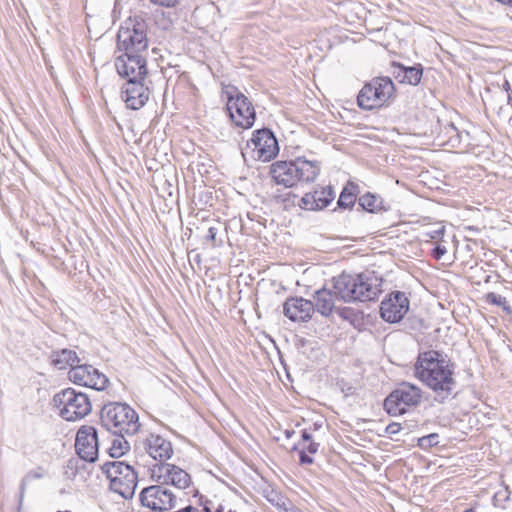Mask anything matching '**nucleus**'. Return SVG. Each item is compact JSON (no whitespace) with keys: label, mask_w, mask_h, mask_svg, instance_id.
<instances>
[{"label":"nucleus","mask_w":512,"mask_h":512,"mask_svg":"<svg viewBox=\"0 0 512 512\" xmlns=\"http://www.w3.org/2000/svg\"><path fill=\"white\" fill-rule=\"evenodd\" d=\"M232 93H228L227 111L231 120L236 126L243 129H249L256 120L255 109L250 100L236 88Z\"/></svg>","instance_id":"nucleus-11"},{"label":"nucleus","mask_w":512,"mask_h":512,"mask_svg":"<svg viewBox=\"0 0 512 512\" xmlns=\"http://www.w3.org/2000/svg\"><path fill=\"white\" fill-rule=\"evenodd\" d=\"M314 311L329 316L334 309V295L327 289L317 290L314 294Z\"/></svg>","instance_id":"nucleus-24"},{"label":"nucleus","mask_w":512,"mask_h":512,"mask_svg":"<svg viewBox=\"0 0 512 512\" xmlns=\"http://www.w3.org/2000/svg\"><path fill=\"white\" fill-rule=\"evenodd\" d=\"M75 448L81 459L95 462L98 457L97 430L93 426H82L76 435Z\"/></svg>","instance_id":"nucleus-17"},{"label":"nucleus","mask_w":512,"mask_h":512,"mask_svg":"<svg viewBox=\"0 0 512 512\" xmlns=\"http://www.w3.org/2000/svg\"><path fill=\"white\" fill-rule=\"evenodd\" d=\"M143 80H127L122 87V99L132 110L142 108L149 99V89L143 84Z\"/></svg>","instance_id":"nucleus-18"},{"label":"nucleus","mask_w":512,"mask_h":512,"mask_svg":"<svg viewBox=\"0 0 512 512\" xmlns=\"http://www.w3.org/2000/svg\"><path fill=\"white\" fill-rule=\"evenodd\" d=\"M455 366L448 355L437 350L418 354L414 375L435 393V400L444 402L456 389Z\"/></svg>","instance_id":"nucleus-1"},{"label":"nucleus","mask_w":512,"mask_h":512,"mask_svg":"<svg viewBox=\"0 0 512 512\" xmlns=\"http://www.w3.org/2000/svg\"><path fill=\"white\" fill-rule=\"evenodd\" d=\"M100 424L114 435L136 434L140 429L136 411L126 403L110 402L100 412Z\"/></svg>","instance_id":"nucleus-4"},{"label":"nucleus","mask_w":512,"mask_h":512,"mask_svg":"<svg viewBox=\"0 0 512 512\" xmlns=\"http://www.w3.org/2000/svg\"><path fill=\"white\" fill-rule=\"evenodd\" d=\"M334 293L344 302L375 300L381 292V281L372 273H342L334 278Z\"/></svg>","instance_id":"nucleus-2"},{"label":"nucleus","mask_w":512,"mask_h":512,"mask_svg":"<svg viewBox=\"0 0 512 512\" xmlns=\"http://www.w3.org/2000/svg\"><path fill=\"white\" fill-rule=\"evenodd\" d=\"M320 444L315 441H310L305 444H297L293 450L299 452V462L301 465H310L314 462L311 455L316 454L319 450Z\"/></svg>","instance_id":"nucleus-25"},{"label":"nucleus","mask_w":512,"mask_h":512,"mask_svg":"<svg viewBox=\"0 0 512 512\" xmlns=\"http://www.w3.org/2000/svg\"><path fill=\"white\" fill-rule=\"evenodd\" d=\"M203 497L200 498V505L202 506V512H213L212 502L210 500H202Z\"/></svg>","instance_id":"nucleus-40"},{"label":"nucleus","mask_w":512,"mask_h":512,"mask_svg":"<svg viewBox=\"0 0 512 512\" xmlns=\"http://www.w3.org/2000/svg\"><path fill=\"white\" fill-rule=\"evenodd\" d=\"M117 436L118 437L112 441V445L109 448V454L113 458L123 456L130 448L128 441L125 439V435Z\"/></svg>","instance_id":"nucleus-27"},{"label":"nucleus","mask_w":512,"mask_h":512,"mask_svg":"<svg viewBox=\"0 0 512 512\" xmlns=\"http://www.w3.org/2000/svg\"><path fill=\"white\" fill-rule=\"evenodd\" d=\"M464 512H474V510L473 509H467Z\"/></svg>","instance_id":"nucleus-48"},{"label":"nucleus","mask_w":512,"mask_h":512,"mask_svg":"<svg viewBox=\"0 0 512 512\" xmlns=\"http://www.w3.org/2000/svg\"><path fill=\"white\" fill-rule=\"evenodd\" d=\"M285 433L287 437H290L294 432L287 430Z\"/></svg>","instance_id":"nucleus-47"},{"label":"nucleus","mask_w":512,"mask_h":512,"mask_svg":"<svg viewBox=\"0 0 512 512\" xmlns=\"http://www.w3.org/2000/svg\"><path fill=\"white\" fill-rule=\"evenodd\" d=\"M103 474L110 481V489L124 499H131L138 484V473L123 461H109L102 465Z\"/></svg>","instance_id":"nucleus-5"},{"label":"nucleus","mask_w":512,"mask_h":512,"mask_svg":"<svg viewBox=\"0 0 512 512\" xmlns=\"http://www.w3.org/2000/svg\"><path fill=\"white\" fill-rule=\"evenodd\" d=\"M283 512H303L299 508H297L292 502L289 503L287 506V510H284Z\"/></svg>","instance_id":"nucleus-42"},{"label":"nucleus","mask_w":512,"mask_h":512,"mask_svg":"<svg viewBox=\"0 0 512 512\" xmlns=\"http://www.w3.org/2000/svg\"><path fill=\"white\" fill-rule=\"evenodd\" d=\"M391 66H392V74L395 77V79L398 80L400 83L405 84V77H404L405 66L400 63H397V62H393Z\"/></svg>","instance_id":"nucleus-35"},{"label":"nucleus","mask_w":512,"mask_h":512,"mask_svg":"<svg viewBox=\"0 0 512 512\" xmlns=\"http://www.w3.org/2000/svg\"><path fill=\"white\" fill-rule=\"evenodd\" d=\"M139 448L158 463H165L173 455L171 442L160 435L150 434L141 442Z\"/></svg>","instance_id":"nucleus-19"},{"label":"nucleus","mask_w":512,"mask_h":512,"mask_svg":"<svg viewBox=\"0 0 512 512\" xmlns=\"http://www.w3.org/2000/svg\"><path fill=\"white\" fill-rule=\"evenodd\" d=\"M507 102L512 107V94L510 93L508 94Z\"/></svg>","instance_id":"nucleus-46"},{"label":"nucleus","mask_w":512,"mask_h":512,"mask_svg":"<svg viewBox=\"0 0 512 512\" xmlns=\"http://www.w3.org/2000/svg\"><path fill=\"white\" fill-rule=\"evenodd\" d=\"M444 234H445V227L441 224H438L437 228L425 232L424 236L429 238L430 240L439 242V241H442Z\"/></svg>","instance_id":"nucleus-34"},{"label":"nucleus","mask_w":512,"mask_h":512,"mask_svg":"<svg viewBox=\"0 0 512 512\" xmlns=\"http://www.w3.org/2000/svg\"><path fill=\"white\" fill-rule=\"evenodd\" d=\"M395 86L390 77H375L360 90L357 103L364 110L383 106L394 94Z\"/></svg>","instance_id":"nucleus-7"},{"label":"nucleus","mask_w":512,"mask_h":512,"mask_svg":"<svg viewBox=\"0 0 512 512\" xmlns=\"http://www.w3.org/2000/svg\"><path fill=\"white\" fill-rule=\"evenodd\" d=\"M438 438H439V436L436 433H432V434L423 436V437L419 438L418 446L423 449H427V448L436 446L439 442Z\"/></svg>","instance_id":"nucleus-33"},{"label":"nucleus","mask_w":512,"mask_h":512,"mask_svg":"<svg viewBox=\"0 0 512 512\" xmlns=\"http://www.w3.org/2000/svg\"><path fill=\"white\" fill-rule=\"evenodd\" d=\"M278 153V141L268 128L254 131L252 138L247 141L245 148L242 149L243 156L249 154L251 158L263 162L270 161Z\"/></svg>","instance_id":"nucleus-10"},{"label":"nucleus","mask_w":512,"mask_h":512,"mask_svg":"<svg viewBox=\"0 0 512 512\" xmlns=\"http://www.w3.org/2000/svg\"><path fill=\"white\" fill-rule=\"evenodd\" d=\"M227 510L225 509V507L223 505H218L215 509H214V512H226Z\"/></svg>","instance_id":"nucleus-44"},{"label":"nucleus","mask_w":512,"mask_h":512,"mask_svg":"<svg viewBox=\"0 0 512 512\" xmlns=\"http://www.w3.org/2000/svg\"><path fill=\"white\" fill-rule=\"evenodd\" d=\"M118 74L127 80L145 79L147 75L146 60L141 54L124 53L116 58Z\"/></svg>","instance_id":"nucleus-16"},{"label":"nucleus","mask_w":512,"mask_h":512,"mask_svg":"<svg viewBox=\"0 0 512 512\" xmlns=\"http://www.w3.org/2000/svg\"><path fill=\"white\" fill-rule=\"evenodd\" d=\"M60 416L66 421H77L87 416L92 410L90 398L86 393L73 388L63 389L53 398Z\"/></svg>","instance_id":"nucleus-6"},{"label":"nucleus","mask_w":512,"mask_h":512,"mask_svg":"<svg viewBox=\"0 0 512 512\" xmlns=\"http://www.w3.org/2000/svg\"><path fill=\"white\" fill-rule=\"evenodd\" d=\"M409 310V299L404 292L390 293L380 305V315L388 323L401 321Z\"/></svg>","instance_id":"nucleus-15"},{"label":"nucleus","mask_w":512,"mask_h":512,"mask_svg":"<svg viewBox=\"0 0 512 512\" xmlns=\"http://www.w3.org/2000/svg\"><path fill=\"white\" fill-rule=\"evenodd\" d=\"M320 163L298 157L290 161H276L270 166V175L277 185L286 188L298 183L313 182L320 173Z\"/></svg>","instance_id":"nucleus-3"},{"label":"nucleus","mask_w":512,"mask_h":512,"mask_svg":"<svg viewBox=\"0 0 512 512\" xmlns=\"http://www.w3.org/2000/svg\"><path fill=\"white\" fill-rule=\"evenodd\" d=\"M50 359L53 366L59 370L66 369L67 366L72 369L73 367H78V365H80V359L78 358L76 352L69 349L53 351Z\"/></svg>","instance_id":"nucleus-23"},{"label":"nucleus","mask_w":512,"mask_h":512,"mask_svg":"<svg viewBox=\"0 0 512 512\" xmlns=\"http://www.w3.org/2000/svg\"><path fill=\"white\" fill-rule=\"evenodd\" d=\"M69 380L74 384L92 388L97 391L104 390L109 384V379L92 365H78L68 372Z\"/></svg>","instance_id":"nucleus-14"},{"label":"nucleus","mask_w":512,"mask_h":512,"mask_svg":"<svg viewBox=\"0 0 512 512\" xmlns=\"http://www.w3.org/2000/svg\"><path fill=\"white\" fill-rule=\"evenodd\" d=\"M153 4L166 7V8H172L175 7L179 0H150Z\"/></svg>","instance_id":"nucleus-37"},{"label":"nucleus","mask_w":512,"mask_h":512,"mask_svg":"<svg viewBox=\"0 0 512 512\" xmlns=\"http://www.w3.org/2000/svg\"><path fill=\"white\" fill-rule=\"evenodd\" d=\"M117 45L124 53L140 54L145 51L148 47L145 22L137 18L125 21L118 31Z\"/></svg>","instance_id":"nucleus-9"},{"label":"nucleus","mask_w":512,"mask_h":512,"mask_svg":"<svg viewBox=\"0 0 512 512\" xmlns=\"http://www.w3.org/2000/svg\"><path fill=\"white\" fill-rule=\"evenodd\" d=\"M267 500L278 509L279 512H283L287 510V506L291 502L288 498L282 496L280 493L271 491L269 495H267Z\"/></svg>","instance_id":"nucleus-29"},{"label":"nucleus","mask_w":512,"mask_h":512,"mask_svg":"<svg viewBox=\"0 0 512 512\" xmlns=\"http://www.w3.org/2000/svg\"><path fill=\"white\" fill-rule=\"evenodd\" d=\"M335 198L334 190L331 186L321 187L313 192L304 194L299 206L309 211L322 210L326 208Z\"/></svg>","instance_id":"nucleus-21"},{"label":"nucleus","mask_w":512,"mask_h":512,"mask_svg":"<svg viewBox=\"0 0 512 512\" xmlns=\"http://www.w3.org/2000/svg\"><path fill=\"white\" fill-rule=\"evenodd\" d=\"M468 138L469 133L460 132L453 123L446 124L438 135L441 145L457 149L468 148L469 143H464Z\"/></svg>","instance_id":"nucleus-22"},{"label":"nucleus","mask_w":512,"mask_h":512,"mask_svg":"<svg viewBox=\"0 0 512 512\" xmlns=\"http://www.w3.org/2000/svg\"><path fill=\"white\" fill-rule=\"evenodd\" d=\"M141 504L154 511H169L176 507L177 496L165 484H155L142 489Z\"/></svg>","instance_id":"nucleus-12"},{"label":"nucleus","mask_w":512,"mask_h":512,"mask_svg":"<svg viewBox=\"0 0 512 512\" xmlns=\"http://www.w3.org/2000/svg\"><path fill=\"white\" fill-rule=\"evenodd\" d=\"M358 203L363 210L375 213L382 209L383 201L382 198L377 195L366 193L358 199Z\"/></svg>","instance_id":"nucleus-26"},{"label":"nucleus","mask_w":512,"mask_h":512,"mask_svg":"<svg viewBox=\"0 0 512 512\" xmlns=\"http://www.w3.org/2000/svg\"><path fill=\"white\" fill-rule=\"evenodd\" d=\"M485 299L489 304L501 306L508 313L511 312V307L508 305L505 297L494 292H489L486 294Z\"/></svg>","instance_id":"nucleus-31"},{"label":"nucleus","mask_w":512,"mask_h":512,"mask_svg":"<svg viewBox=\"0 0 512 512\" xmlns=\"http://www.w3.org/2000/svg\"><path fill=\"white\" fill-rule=\"evenodd\" d=\"M43 477V474L39 471H29L21 480L20 483V494H19V506L22 505L24 494L26 491L27 483L31 479H40Z\"/></svg>","instance_id":"nucleus-32"},{"label":"nucleus","mask_w":512,"mask_h":512,"mask_svg":"<svg viewBox=\"0 0 512 512\" xmlns=\"http://www.w3.org/2000/svg\"><path fill=\"white\" fill-rule=\"evenodd\" d=\"M503 496V493L502 492H497L494 496V499L495 500H499L501 497Z\"/></svg>","instance_id":"nucleus-45"},{"label":"nucleus","mask_w":512,"mask_h":512,"mask_svg":"<svg viewBox=\"0 0 512 512\" xmlns=\"http://www.w3.org/2000/svg\"><path fill=\"white\" fill-rule=\"evenodd\" d=\"M313 313V302L302 297H290L283 304V314L294 322H305Z\"/></svg>","instance_id":"nucleus-20"},{"label":"nucleus","mask_w":512,"mask_h":512,"mask_svg":"<svg viewBox=\"0 0 512 512\" xmlns=\"http://www.w3.org/2000/svg\"><path fill=\"white\" fill-rule=\"evenodd\" d=\"M356 202V195L350 191L347 187H345L337 201V205L339 208L347 209L352 208Z\"/></svg>","instance_id":"nucleus-30"},{"label":"nucleus","mask_w":512,"mask_h":512,"mask_svg":"<svg viewBox=\"0 0 512 512\" xmlns=\"http://www.w3.org/2000/svg\"><path fill=\"white\" fill-rule=\"evenodd\" d=\"M422 400V390L409 382H402L384 401V409L389 415H402L410 407H416Z\"/></svg>","instance_id":"nucleus-8"},{"label":"nucleus","mask_w":512,"mask_h":512,"mask_svg":"<svg viewBox=\"0 0 512 512\" xmlns=\"http://www.w3.org/2000/svg\"><path fill=\"white\" fill-rule=\"evenodd\" d=\"M151 479L157 483L185 489L191 483L190 475L182 468L168 463H155L151 468Z\"/></svg>","instance_id":"nucleus-13"},{"label":"nucleus","mask_w":512,"mask_h":512,"mask_svg":"<svg viewBox=\"0 0 512 512\" xmlns=\"http://www.w3.org/2000/svg\"><path fill=\"white\" fill-rule=\"evenodd\" d=\"M423 75V67L421 64L415 66H405L404 77L405 84L416 86L420 83Z\"/></svg>","instance_id":"nucleus-28"},{"label":"nucleus","mask_w":512,"mask_h":512,"mask_svg":"<svg viewBox=\"0 0 512 512\" xmlns=\"http://www.w3.org/2000/svg\"><path fill=\"white\" fill-rule=\"evenodd\" d=\"M442 242H436L435 247L431 251V255L436 260H440L447 252L446 246Z\"/></svg>","instance_id":"nucleus-36"},{"label":"nucleus","mask_w":512,"mask_h":512,"mask_svg":"<svg viewBox=\"0 0 512 512\" xmlns=\"http://www.w3.org/2000/svg\"><path fill=\"white\" fill-rule=\"evenodd\" d=\"M218 233V228L211 226L208 229V233L206 235V240L212 242L213 246H216V235Z\"/></svg>","instance_id":"nucleus-38"},{"label":"nucleus","mask_w":512,"mask_h":512,"mask_svg":"<svg viewBox=\"0 0 512 512\" xmlns=\"http://www.w3.org/2000/svg\"><path fill=\"white\" fill-rule=\"evenodd\" d=\"M401 430V425L399 423L393 422L387 425L385 431L389 435H395Z\"/></svg>","instance_id":"nucleus-39"},{"label":"nucleus","mask_w":512,"mask_h":512,"mask_svg":"<svg viewBox=\"0 0 512 512\" xmlns=\"http://www.w3.org/2000/svg\"><path fill=\"white\" fill-rule=\"evenodd\" d=\"M301 440L302 441L299 444H305L310 441H313L312 435L306 429H304L301 434Z\"/></svg>","instance_id":"nucleus-41"},{"label":"nucleus","mask_w":512,"mask_h":512,"mask_svg":"<svg viewBox=\"0 0 512 512\" xmlns=\"http://www.w3.org/2000/svg\"><path fill=\"white\" fill-rule=\"evenodd\" d=\"M226 512H235V511H234V510H232V509H229V510H227Z\"/></svg>","instance_id":"nucleus-49"},{"label":"nucleus","mask_w":512,"mask_h":512,"mask_svg":"<svg viewBox=\"0 0 512 512\" xmlns=\"http://www.w3.org/2000/svg\"><path fill=\"white\" fill-rule=\"evenodd\" d=\"M502 87L503 89L509 94H512V89L510 87V83L507 79L504 80L503 84H502Z\"/></svg>","instance_id":"nucleus-43"}]
</instances>
